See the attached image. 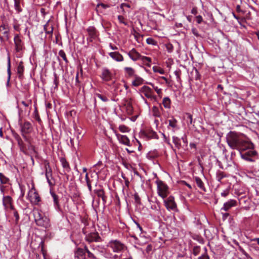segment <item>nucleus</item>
Returning <instances> with one entry per match:
<instances>
[{"label": "nucleus", "mask_w": 259, "mask_h": 259, "mask_svg": "<svg viewBox=\"0 0 259 259\" xmlns=\"http://www.w3.org/2000/svg\"><path fill=\"white\" fill-rule=\"evenodd\" d=\"M18 144L21 151L25 154H27V149L25 146L23 141L20 138L18 140Z\"/></svg>", "instance_id": "obj_29"}, {"label": "nucleus", "mask_w": 259, "mask_h": 259, "mask_svg": "<svg viewBox=\"0 0 259 259\" xmlns=\"http://www.w3.org/2000/svg\"><path fill=\"white\" fill-rule=\"evenodd\" d=\"M153 70L154 72H158L161 74H163L164 73L163 69L156 66L153 67Z\"/></svg>", "instance_id": "obj_46"}, {"label": "nucleus", "mask_w": 259, "mask_h": 259, "mask_svg": "<svg viewBox=\"0 0 259 259\" xmlns=\"http://www.w3.org/2000/svg\"><path fill=\"white\" fill-rule=\"evenodd\" d=\"M100 77L103 80L108 81L112 79V74L108 69L103 68Z\"/></svg>", "instance_id": "obj_15"}, {"label": "nucleus", "mask_w": 259, "mask_h": 259, "mask_svg": "<svg viewBox=\"0 0 259 259\" xmlns=\"http://www.w3.org/2000/svg\"><path fill=\"white\" fill-rule=\"evenodd\" d=\"M194 239L197 240L200 243L202 244L204 242L203 239L198 235H197L196 237H194Z\"/></svg>", "instance_id": "obj_57"}, {"label": "nucleus", "mask_w": 259, "mask_h": 259, "mask_svg": "<svg viewBox=\"0 0 259 259\" xmlns=\"http://www.w3.org/2000/svg\"><path fill=\"white\" fill-rule=\"evenodd\" d=\"M0 183L1 185L10 184V180L3 173L0 172Z\"/></svg>", "instance_id": "obj_28"}, {"label": "nucleus", "mask_w": 259, "mask_h": 259, "mask_svg": "<svg viewBox=\"0 0 259 259\" xmlns=\"http://www.w3.org/2000/svg\"><path fill=\"white\" fill-rule=\"evenodd\" d=\"M118 19L120 23L124 24L125 25H127V23L124 21V18L122 16H118Z\"/></svg>", "instance_id": "obj_55"}, {"label": "nucleus", "mask_w": 259, "mask_h": 259, "mask_svg": "<svg viewBox=\"0 0 259 259\" xmlns=\"http://www.w3.org/2000/svg\"><path fill=\"white\" fill-rule=\"evenodd\" d=\"M95 95L97 97H98V98H99L100 99H101L102 101H103L104 102H106L109 101L108 99L106 96H104L101 94L96 93L95 94Z\"/></svg>", "instance_id": "obj_47"}, {"label": "nucleus", "mask_w": 259, "mask_h": 259, "mask_svg": "<svg viewBox=\"0 0 259 259\" xmlns=\"http://www.w3.org/2000/svg\"><path fill=\"white\" fill-rule=\"evenodd\" d=\"M23 64V62L21 61L19 63L17 67V72L18 77L20 79H22L23 77V73L24 71V66Z\"/></svg>", "instance_id": "obj_18"}, {"label": "nucleus", "mask_w": 259, "mask_h": 259, "mask_svg": "<svg viewBox=\"0 0 259 259\" xmlns=\"http://www.w3.org/2000/svg\"><path fill=\"white\" fill-rule=\"evenodd\" d=\"M11 210L12 211H13V214H14V217L15 218V221L16 222H17L19 220V214L15 208H14V209H11Z\"/></svg>", "instance_id": "obj_54"}, {"label": "nucleus", "mask_w": 259, "mask_h": 259, "mask_svg": "<svg viewBox=\"0 0 259 259\" xmlns=\"http://www.w3.org/2000/svg\"><path fill=\"white\" fill-rule=\"evenodd\" d=\"M122 178L125 180V185L127 188H128L130 185V182L127 178L125 176H122Z\"/></svg>", "instance_id": "obj_63"}, {"label": "nucleus", "mask_w": 259, "mask_h": 259, "mask_svg": "<svg viewBox=\"0 0 259 259\" xmlns=\"http://www.w3.org/2000/svg\"><path fill=\"white\" fill-rule=\"evenodd\" d=\"M140 92L147 98H156V97L153 95L154 92L152 89L148 86L144 85L140 89Z\"/></svg>", "instance_id": "obj_12"}, {"label": "nucleus", "mask_w": 259, "mask_h": 259, "mask_svg": "<svg viewBox=\"0 0 259 259\" xmlns=\"http://www.w3.org/2000/svg\"><path fill=\"white\" fill-rule=\"evenodd\" d=\"M82 232L85 235V240L89 243L93 242H99L102 241V238L99 233L96 231L90 232L87 230L86 227H84Z\"/></svg>", "instance_id": "obj_4"}, {"label": "nucleus", "mask_w": 259, "mask_h": 259, "mask_svg": "<svg viewBox=\"0 0 259 259\" xmlns=\"http://www.w3.org/2000/svg\"><path fill=\"white\" fill-rule=\"evenodd\" d=\"M109 7V6L103 3L99 4L96 7V10L98 12L102 13V9H105Z\"/></svg>", "instance_id": "obj_36"}, {"label": "nucleus", "mask_w": 259, "mask_h": 259, "mask_svg": "<svg viewBox=\"0 0 259 259\" xmlns=\"http://www.w3.org/2000/svg\"><path fill=\"white\" fill-rule=\"evenodd\" d=\"M59 55L60 57H61L63 59V60L66 63H68L69 62V61L67 58L66 54L63 50H61L59 51Z\"/></svg>", "instance_id": "obj_42"}, {"label": "nucleus", "mask_w": 259, "mask_h": 259, "mask_svg": "<svg viewBox=\"0 0 259 259\" xmlns=\"http://www.w3.org/2000/svg\"><path fill=\"white\" fill-rule=\"evenodd\" d=\"M165 47L168 53H171L174 50V46L171 44H167L165 45Z\"/></svg>", "instance_id": "obj_51"}, {"label": "nucleus", "mask_w": 259, "mask_h": 259, "mask_svg": "<svg viewBox=\"0 0 259 259\" xmlns=\"http://www.w3.org/2000/svg\"><path fill=\"white\" fill-rule=\"evenodd\" d=\"M164 205L168 210H175L177 209V204L175 202L174 197L170 196L164 201Z\"/></svg>", "instance_id": "obj_9"}, {"label": "nucleus", "mask_w": 259, "mask_h": 259, "mask_svg": "<svg viewBox=\"0 0 259 259\" xmlns=\"http://www.w3.org/2000/svg\"><path fill=\"white\" fill-rule=\"evenodd\" d=\"M163 110V108L161 105H159V107L156 106H153L152 108V112L153 115L155 117H161V112Z\"/></svg>", "instance_id": "obj_21"}, {"label": "nucleus", "mask_w": 259, "mask_h": 259, "mask_svg": "<svg viewBox=\"0 0 259 259\" xmlns=\"http://www.w3.org/2000/svg\"><path fill=\"white\" fill-rule=\"evenodd\" d=\"M120 142L125 145L130 146V141L127 136L118 134L117 135Z\"/></svg>", "instance_id": "obj_24"}, {"label": "nucleus", "mask_w": 259, "mask_h": 259, "mask_svg": "<svg viewBox=\"0 0 259 259\" xmlns=\"http://www.w3.org/2000/svg\"><path fill=\"white\" fill-rule=\"evenodd\" d=\"M156 183L159 196L161 197L163 199L165 198L168 194V186L163 182L160 180H157Z\"/></svg>", "instance_id": "obj_5"}, {"label": "nucleus", "mask_w": 259, "mask_h": 259, "mask_svg": "<svg viewBox=\"0 0 259 259\" xmlns=\"http://www.w3.org/2000/svg\"><path fill=\"white\" fill-rule=\"evenodd\" d=\"M85 182H86V184H89V183H92V180H91L90 179V178L89 177L88 173H86V174H85Z\"/></svg>", "instance_id": "obj_58"}, {"label": "nucleus", "mask_w": 259, "mask_h": 259, "mask_svg": "<svg viewBox=\"0 0 259 259\" xmlns=\"http://www.w3.org/2000/svg\"><path fill=\"white\" fill-rule=\"evenodd\" d=\"M187 118L188 119V124H193V118L192 115L190 113H186Z\"/></svg>", "instance_id": "obj_52"}, {"label": "nucleus", "mask_w": 259, "mask_h": 259, "mask_svg": "<svg viewBox=\"0 0 259 259\" xmlns=\"http://www.w3.org/2000/svg\"><path fill=\"white\" fill-rule=\"evenodd\" d=\"M195 182L197 184V186L202 190H203L204 192H206V189L204 187V185L202 181L201 180V179L199 177H195Z\"/></svg>", "instance_id": "obj_30"}, {"label": "nucleus", "mask_w": 259, "mask_h": 259, "mask_svg": "<svg viewBox=\"0 0 259 259\" xmlns=\"http://www.w3.org/2000/svg\"><path fill=\"white\" fill-rule=\"evenodd\" d=\"M162 104L164 108L169 109L170 108L171 101L169 98L164 97L163 99Z\"/></svg>", "instance_id": "obj_32"}, {"label": "nucleus", "mask_w": 259, "mask_h": 259, "mask_svg": "<svg viewBox=\"0 0 259 259\" xmlns=\"http://www.w3.org/2000/svg\"><path fill=\"white\" fill-rule=\"evenodd\" d=\"M20 126L23 135L30 133L32 130V124L29 121H25L24 123H21Z\"/></svg>", "instance_id": "obj_16"}, {"label": "nucleus", "mask_w": 259, "mask_h": 259, "mask_svg": "<svg viewBox=\"0 0 259 259\" xmlns=\"http://www.w3.org/2000/svg\"><path fill=\"white\" fill-rule=\"evenodd\" d=\"M134 198H135V202L137 204H140L141 199H140V197H139V195L137 193L135 194Z\"/></svg>", "instance_id": "obj_56"}, {"label": "nucleus", "mask_w": 259, "mask_h": 259, "mask_svg": "<svg viewBox=\"0 0 259 259\" xmlns=\"http://www.w3.org/2000/svg\"><path fill=\"white\" fill-rule=\"evenodd\" d=\"M135 79L132 82V84L135 87H138L143 83L144 79L140 76L136 75L134 76Z\"/></svg>", "instance_id": "obj_27"}, {"label": "nucleus", "mask_w": 259, "mask_h": 259, "mask_svg": "<svg viewBox=\"0 0 259 259\" xmlns=\"http://www.w3.org/2000/svg\"><path fill=\"white\" fill-rule=\"evenodd\" d=\"M14 41L16 52H20L24 48V45L18 34H15Z\"/></svg>", "instance_id": "obj_8"}, {"label": "nucleus", "mask_w": 259, "mask_h": 259, "mask_svg": "<svg viewBox=\"0 0 259 259\" xmlns=\"http://www.w3.org/2000/svg\"><path fill=\"white\" fill-rule=\"evenodd\" d=\"M35 118L38 122L41 121L40 118L38 115V113L37 112L36 109H35Z\"/></svg>", "instance_id": "obj_59"}, {"label": "nucleus", "mask_w": 259, "mask_h": 259, "mask_svg": "<svg viewBox=\"0 0 259 259\" xmlns=\"http://www.w3.org/2000/svg\"><path fill=\"white\" fill-rule=\"evenodd\" d=\"M5 189H6V186H4L3 185L0 184V191H1V194L3 196H5L4 194H5Z\"/></svg>", "instance_id": "obj_61"}, {"label": "nucleus", "mask_w": 259, "mask_h": 259, "mask_svg": "<svg viewBox=\"0 0 259 259\" xmlns=\"http://www.w3.org/2000/svg\"><path fill=\"white\" fill-rule=\"evenodd\" d=\"M45 175L47 179H48V178L52 177V168L50 166L49 163L48 162H46L45 163Z\"/></svg>", "instance_id": "obj_26"}, {"label": "nucleus", "mask_w": 259, "mask_h": 259, "mask_svg": "<svg viewBox=\"0 0 259 259\" xmlns=\"http://www.w3.org/2000/svg\"><path fill=\"white\" fill-rule=\"evenodd\" d=\"M126 109L128 114L132 115L133 114V108L132 105V104L130 102H128L126 104Z\"/></svg>", "instance_id": "obj_45"}, {"label": "nucleus", "mask_w": 259, "mask_h": 259, "mask_svg": "<svg viewBox=\"0 0 259 259\" xmlns=\"http://www.w3.org/2000/svg\"><path fill=\"white\" fill-rule=\"evenodd\" d=\"M227 142L229 147L239 152L241 157L247 161L254 162L257 157V152L254 150V144L247 140L243 134L230 132L226 136Z\"/></svg>", "instance_id": "obj_1"}, {"label": "nucleus", "mask_w": 259, "mask_h": 259, "mask_svg": "<svg viewBox=\"0 0 259 259\" xmlns=\"http://www.w3.org/2000/svg\"><path fill=\"white\" fill-rule=\"evenodd\" d=\"M128 127L124 125H121L119 126V130L121 132L125 133L128 132Z\"/></svg>", "instance_id": "obj_53"}, {"label": "nucleus", "mask_w": 259, "mask_h": 259, "mask_svg": "<svg viewBox=\"0 0 259 259\" xmlns=\"http://www.w3.org/2000/svg\"><path fill=\"white\" fill-rule=\"evenodd\" d=\"M198 259H209V257L206 253H205L201 256H199Z\"/></svg>", "instance_id": "obj_62"}, {"label": "nucleus", "mask_w": 259, "mask_h": 259, "mask_svg": "<svg viewBox=\"0 0 259 259\" xmlns=\"http://www.w3.org/2000/svg\"><path fill=\"white\" fill-rule=\"evenodd\" d=\"M150 84L152 87L153 89L155 91V92L158 94V96L161 97L162 95V90L161 89H159L157 86H155L153 83H150Z\"/></svg>", "instance_id": "obj_44"}, {"label": "nucleus", "mask_w": 259, "mask_h": 259, "mask_svg": "<svg viewBox=\"0 0 259 259\" xmlns=\"http://www.w3.org/2000/svg\"><path fill=\"white\" fill-rule=\"evenodd\" d=\"M229 193V190H226L223 192L221 193V195L222 197H227Z\"/></svg>", "instance_id": "obj_60"}, {"label": "nucleus", "mask_w": 259, "mask_h": 259, "mask_svg": "<svg viewBox=\"0 0 259 259\" xmlns=\"http://www.w3.org/2000/svg\"><path fill=\"white\" fill-rule=\"evenodd\" d=\"M13 200L10 196H3V204L6 209H14V206L13 204Z\"/></svg>", "instance_id": "obj_10"}, {"label": "nucleus", "mask_w": 259, "mask_h": 259, "mask_svg": "<svg viewBox=\"0 0 259 259\" xmlns=\"http://www.w3.org/2000/svg\"><path fill=\"white\" fill-rule=\"evenodd\" d=\"M200 250V247L199 246H195L193 249V253L194 255H197L199 254Z\"/></svg>", "instance_id": "obj_50"}, {"label": "nucleus", "mask_w": 259, "mask_h": 259, "mask_svg": "<svg viewBox=\"0 0 259 259\" xmlns=\"http://www.w3.org/2000/svg\"><path fill=\"white\" fill-rule=\"evenodd\" d=\"M142 135H143L145 137L149 138V139H158V137L155 132L153 131L152 130H147L144 131L142 133Z\"/></svg>", "instance_id": "obj_17"}, {"label": "nucleus", "mask_w": 259, "mask_h": 259, "mask_svg": "<svg viewBox=\"0 0 259 259\" xmlns=\"http://www.w3.org/2000/svg\"><path fill=\"white\" fill-rule=\"evenodd\" d=\"M48 27H49V25L46 24L45 25H44V29L46 32V33L49 34L50 35L49 37H51L52 36V34H53V26H51L49 28H48Z\"/></svg>", "instance_id": "obj_35"}, {"label": "nucleus", "mask_w": 259, "mask_h": 259, "mask_svg": "<svg viewBox=\"0 0 259 259\" xmlns=\"http://www.w3.org/2000/svg\"><path fill=\"white\" fill-rule=\"evenodd\" d=\"M15 4H14V7L17 11V12L19 13L22 11V9H21L20 7V3L21 0H14Z\"/></svg>", "instance_id": "obj_37"}, {"label": "nucleus", "mask_w": 259, "mask_h": 259, "mask_svg": "<svg viewBox=\"0 0 259 259\" xmlns=\"http://www.w3.org/2000/svg\"><path fill=\"white\" fill-rule=\"evenodd\" d=\"M172 141H173V143L175 144L176 147H177L178 149H180L181 148V144L180 139H179L177 137L173 136L172 137Z\"/></svg>", "instance_id": "obj_38"}, {"label": "nucleus", "mask_w": 259, "mask_h": 259, "mask_svg": "<svg viewBox=\"0 0 259 259\" xmlns=\"http://www.w3.org/2000/svg\"><path fill=\"white\" fill-rule=\"evenodd\" d=\"M50 193H51V195L53 199V202H54V206H55V208L57 209H60V204H59L58 196L57 194H56L55 192H54L52 191H50Z\"/></svg>", "instance_id": "obj_23"}, {"label": "nucleus", "mask_w": 259, "mask_h": 259, "mask_svg": "<svg viewBox=\"0 0 259 259\" xmlns=\"http://www.w3.org/2000/svg\"><path fill=\"white\" fill-rule=\"evenodd\" d=\"M87 31L88 33L89 37L88 38V40L90 42L93 41V40L96 39L98 37V31L96 29V28L94 26H89Z\"/></svg>", "instance_id": "obj_11"}, {"label": "nucleus", "mask_w": 259, "mask_h": 259, "mask_svg": "<svg viewBox=\"0 0 259 259\" xmlns=\"http://www.w3.org/2000/svg\"><path fill=\"white\" fill-rule=\"evenodd\" d=\"M238 249L240 252H242L243 254H244L247 258L251 259L250 255L244 250V249L241 246H239Z\"/></svg>", "instance_id": "obj_49"}, {"label": "nucleus", "mask_w": 259, "mask_h": 259, "mask_svg": "<svg viewBox=\"0 0 259 259\" xmlns=\"http://www.w3.org/2000/svg\"><path fill=\"white\" fill-rule=\"evenodd\" d=\"M85 250L78 248L75 252V259H85Z\"/></svg>", "instance_id": "obj_20"}, {"label": "nucleus", "mask_w": 259, "mask_h": 259, "mask_svg": "<svg viewBox=\"0 0 259 259\" xmlns=\"http://www.w3.org/2000/svg\"><path fill=\"white\" fill-rule=\"evenodd\" d=\"M124 70L129 77L135 76V75H136V74H135V71L132 67H126L124 68Z\"/></svg>", "instance_id": "obj_33"}, {"label": "nucleus", "mask_w": 259, "mask_h": 259, "mask_svg": "<svg viewBox=\"0 0 259 259\" xmlns=\"http://www.w3.org/2000/svg\"><path fill=\"white\" fill-rule=\"evenodd\" d=\"M196 20L198 23L200 24L203 20V18L201 16L199 15L196 17Z\"/></svg>", "instance_id": "obj_64"}, {"label": "nucleus", "mask_w": 259, "mask_h": 259, "mask_svg": "<svg viewBox=\"0 0 259 259\" xmlns=\"http://www.w3.org/2000/svg\"><path fill=\"white\" fill-rule=\"evenodd\" d=\"M128 55L133 61L141 59L147 67H150L151 66V59L150 57L141 56L140 53L137 52L135 49H133L130 51Z\"/></svg>", "instance_id": "obj_3"}, {"label": "nucleus", "mask_w": 259, "mask_h": 259, "mask_svg": "<svg viewBox=\"0 0 259 259\" xmlns=\"http://www.w3.org/2000/svg\"><path fill=\"white\" fill-rule=\"evenodd\" d=\"M237 204V202L236 200L230 199L224 204L221 210L228 211L231 207L236 206Z\"/></svg>", "instance_id": "obj_14"}, {"label": "nucleus", "mask_w": 259, "mask_h": 259, "mask_svg": "<svg viewBox=\"0 0 259 259\" xmlns=\"http://www.w3.org/2000/svg\"><path fill=\"white\" fill-rule=\"evenodd\" d=\"M33 214L35 222L38 226L42 227L46 229L50 227L49 219L46 216H44L39 211H34Z\"/></svg>", "instance_id": "obj_2"}, {"label": "nucleus", "mask_w": 259, "mask_h": 259, "mask_svg": "<svg viewBox=\"0 0 259 259\" xmlns=\"http://www.w3.org/2000/svg\"><path fill=\"white\" fill-rule=\"evenodd\" d=\"M9 39V29L8 25L3 24L0 26V39L5 41Z\"/></svg>", "instance_id": "obj_7"}, {"label": "nucleus", "mask_w": 259, "mask_h": 259, "mask_svg": "<svg viewBox=\"0 0 259 259\" xmlns=\"http://www.w3.org/2000/svg\"><path fill=\"white\" fill-rule=\"evenodd\" d=\"M84 250H85V253L87 252L88 253V257L89 258L92 259H97V257L89 250L86 246H84Z\"/></svg>", "instance_id": "obj_43"}, {"label": "nucleus", "mask_w": 259, "mask_h": 259, "mask_svg": "<svg viewBox=\"0 0 259 259\" xmlns=\"http://www.w3.org/2000/svg\"><path fill=\"white\" fill-rule=\"evenodd\" d=\"M40 201V197L37 192H34L32 195L30 196V201L32 204L38 205Z\"/></svg>", "instance_id": "obj_19"}, {"label": "nucleus", "mask_w": 259, "mask_h": 259, "mask_svg": "<svg viewBox=\"0 0 259 259\" xmlns=\"http://www.w3.org/2000/svg\"><path fill=\"white\" fill-rule=\"evenodd\" d=\"M60 162L62 167L64 169V171L69 172L70 171L71 168L69 163L67 161L66 159L64 157H61L60 158Z\"/></svg>", "instance_id": "obj_25"}, {"label": "nucleus", "mask_w": 259, "mask_h": 259, "mask_svg": "<svg viewBox=\"0 0 259 259\" xmlns=\"http://www.w3.org/2000/svg\"><path fill=\"white\" fill-rule=\"evenodd\" d=\"M107 246L111 248L115 252H118L121 251L124 247L123 244L117 240L110 241L108 243Z\"/></svg>", "instance_id": "obj_6"}, {"label": "nucleus", "mask_w": 259, "mask_h": 259, "mask_svg": "<svg viewBox=\"0 0 259 259\" xmlns=\"http://www.w3.org/2000/svg\"><path fill=\"white\" fill-rule=\"evenodd\" d=\"M28 148L29 150H31L35 155V157L37 158L38 156V153L35 150V147L34 145H32L31 143H30L28 145Z\"/></svg>", "instance_id": "obj_41"}, {"label": "nucleus", "mask_w": 259, "mask_h": 259, "mask_svg": "<svg viewBox=\"0 0 259 259\" xmlns=\"http://www.w3.org/2000/svg\"><path fill=\"white\" fill-rule=\"evenodd\" d=\"M226 177V175H225L224 172L221 171H218L217 172L216 178L217 180L219 182H221V180Z\"/></svg>", "instance_id": "obj_40"}, {"label": "nucleus", "mask_w": 259, "mask_h": 259, "mask_svg": "<svg viewBox=\"0 0 259 259\" xmlns=\"http://www.w3.org/2000/svg\"><path fill=\"white\" fill-rule=\"evenodd\" d=\"M168 128H169V127H171L174 129V128H176L177 127L178 121L175 118H172V119L168 120Z\"/></svg>", "instance_id": "obj_34"}, {"label": "nucleus", "mask_w": 259, "mask_h": 259, "mask_svg": "<svg viewBox=\"0 0 259 259\" xmlns=\"http://www.w3.org/2000/svg\"><path fill=\"white\" fill-rule=\"evenodd\" d=\"M7 72L8 74V77L7 79V85L9 84L10 80L11 78V60L10 57H9L8 58V66H7Z\"/></svg>", "instance_id": "obj_31"}, {"label": "nucleus", "mask_w": 259, "mask_h": 259, "mask_svg": "<svg viewBox=\"0 0 259 259\" xmlns=\"http://www.w3.org/2000/svg\"><path fill=\"white\" fill-rule=\"evenodd\" d=\"M94 192L99 198H101L103 203L105 204L107 201V196L105 195V192L103 187L101 185L99 186V188L96 189L94 190Z\"/></svg>", "instance_id": "obj_13"}, {"label": "nucleus", "mask_w": 259, "mask_h": 259, "mask_svg": "<svg viewBox=\"0 0 259 259\" xmlns=\"http://www.w3.org/2000/svg\"><path fill=\"white\" fill-rule=\"evenodd\" d=\"M54 83L55 84V89H57L58 88V84H59V77L57 75L56 73H54Z\"/></svg>", "instance_id": "obj_48"}, {"label": "nucleus", "mask_w": 259, "mask_h": 259, "mask_svg": "<svg viewBox=\"0 0 259 259\" xmlns=\"http://www.w3.org/2000/svg\"><path fill=\"white\" fill-rule=\"evenodd\" d=\"M109 56L114 60L120 62L123 60V57L119 52H111L109 54Z\"/></svg>", "instance_id": "obj_22"}, {"label": "nucleus", "mask_w": 259, "mask_h": 259, "mask_svg": "<svg viewBox=\"0 0 259 259\" xmlns=\"http://www.w3.org/2000/svg\"><path fill=\"white\" fill-rule=\"evenodd\" d=\"M21 104L24 106H25L26 108L29 107V109L28 110V112L30 113L31 109V104H32V101H31V100H27V101H22L21 102Z\"/></svg>", "instance_id": "obj_39"}]
</instances>
